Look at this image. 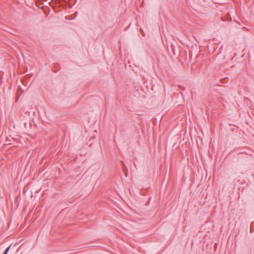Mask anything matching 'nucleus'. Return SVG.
Returning a JSON list of instances; mask_svg holds the SVG:
<instances>
[{"label": "nucleus", "mask_w": 254, "mask_h": 254, "mask_svg": "<svg viewBox=\"0 0 254 254\" xmlns=\"http://www.w3.org/2000/svg\"><path fill=\"white\" fill-rule=\"evenodd\" d=\"M9 248L10 247H8L4 251V254H7V253H8V251H9Z\"/></svg>", "instance_id": "nucleus-1"}]
</instances>
